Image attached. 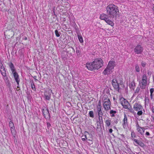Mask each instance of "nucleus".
<instances>
[{"instance_id": "f257e3e1", "label": "nucleus", "mask_w": 154, "mask_h": 154, "mask_svg": "<svg viewBox=\"0 0 154 154\" xmlns=\"http://www.w3.org/2000/svg\"><path fill=\"white\" fill-rule=\"evenodd\" d=\"M106 10L107 15L110 19H116V17L119 12L117 6L113 4H109L106 7Z\"/></svg>"}, {"instance_id": "f03ea898", "label": "nucleus", "mask_w": 154, "mask_h": 154, "mask_svg": "<svg viewBox=\"0 0 154 154\" xmlns=\"http://www.w3.org/2000/svg\"><path fill=\"white\" fill-rule=\"evenodd\" d=\"M103 62L102 59L97 58L95 59L91 63L86 64L87 68L89 70H92L94 69H98L103 66Z\"/></svg>"}, {"instance_id": "7ed1b4c3", "label": "nucleus", "mask_w": 154, "mask_h": 154, "mask_svg": "<svg viewBox=\"0 0 154 154\" xmlns=\"http://www.w3.org/2000/svg\"><path fill=\"white\" fill-rule=\"evenodd\" d=\"M122 83V80L118 77L112 80V84L114 88L116 91H119L120 85Z\"/></svg>"}, {"instance_id": "20e7f679", "label": "nucleus", "mask_w": 154, "mask_h": 154, "mask_svg": "<svg viewBox=\"0 0 154 154\" xmlns=\"http://www.w3.org/2000/svg\"><path fill=\"white\" fill-rule=\"evenodd\" d=\"M133 108L134 110L138 111L137 115L138 116H140L143 114L142 110L143 109V106L139 103H135L133 106Z\"/></svg>"}, {"instance_id": "39448f33", "label": "nucleus", "mask_w": 154, "mask_h": 154, "mask_svg": "<svg viewBox=\"0 0 154 154\" xmlns=\"http://www.w3.org/2000/svg\"><path fill=\"white\" fill-rule=\"evenodd\" d=\"M104 101L103 107L105 110H108L110 109V102L109 99L106 96H104L103 97Z\"/></svg>"}, {"instance_id": "423d86ee", "label": "nucleus", "mask_w": 154, "mask_h": 154, "mask_svg": "<svg viewBox=\"0 0 154 154\" xmlns=\"http://www.w3.org/2000/svg\"><path fill=\"white\" fill-rule=\"evenodd\" d=\"M147 76L146 75L144 74L142 77V80L139 82V85L141 89H145L146 85Z\"/></svg>"}, {"instance_id": "0eeeda50", "label": "nucleus", "mask_w": 154, "mask_h": 154, "mask_svg": "<svg viewBox=\"0 0 154 154\" xmlns=\"http://www.w3.org/2000/svg\"><path fill=\"white\" fill-rule=\"evenodd\" d=\"M120 100L122 106L125 109H129L130 104L128 101L123 97H121Z\"/></svg>"}, {"instance_id": "6e6552de", "label": "nucleus", "mask_w": 154, "mask_h": 154, "mask_svg": "<svg viewBox=\"0 0 154 154\" xmlns=\"http://www.w3.org/2000/svg\"><path fill=\"white\" fill-rule=\"evenodd\" d=\"M143 50V48L140 45H137L134 49V52L137 54H141Z\"/></svg>"}, {"instance_id": "1a4fd4ad", "label": "nucleus", "mask_w": 154, "mask_h": 154, "mask_svg": "<svg viewBox=\"0 0 154 154\" xmlns=\"http://www.w3.org/2000/svg\"><path fill=\"white\" fill-rule=\"evenodd\" d=\"M9 127L11 128V133L14 136H15V130L14 125V123L13 122L11 121L9 123Z\"/></svg>"}, {"instance_id": "9d476101", "label": "nucleus", "mask_w": 154, "mask_h": 154, "mask_svg": "<svg viewBox=\"0 0 154 154\" xmlns=\"http://www.w3.org/2000/svg\"><path fill=\"white\" fill-rule=\"evenodd\" d=\"M137 130L138 132H139L141 134L143 135L145 131V128L144 127H141L138 124L136 125Z\"/></svg>"}, {"instance_id": "9b49d317", "label": "nucleus", "mask_w": 154, "mask_h": 154, "mask_svg": "<svg viewBox=\"0 0 154 154\" xmlns=\"http://www.w3.org/2000/svg\"><path fill=\"white\" fill-rule=\"evenodd\" d=\"M15 80L17 82L18 85H19V83L20 81V79L19 77V75L17 72H14L13 73Z\"/></svg>"}, {"instance_id": "f8f14e48", "label": "nucleus", "mask_w": 154, "mask_h": 154, "mask_svg": "<svg viewBox=\"0 0 154 154\" xmlns=\"http://www.w3.org/2000/svg\"><path fill=\"white\" fill-rule=\"evenodd\" d=\"M112 71V70L110 68H109L107 67L105 68L104 69V71H103V74L108 75L110 74Z\"/></svg>"}, {"instance_id": "ddd939ff", "label": "nucleus", "mask_w": 154, "mask_h": 154, "mask_svg": "<svg viewBox=\"0 0 154 154\" xmlns=\"http://www.w3.org/2000/svg\"><path fill=\"white\" fill-rule=\"evenodd\" d=\"M97 112L98 113V115L99 116V118L100 119V118L102 119V116L103 115V113L101 109L102 108H97Z\"/></svg>"}, {"instance_id": "4468645a", "label": "nucleus", "mask_w": 154, "mask_h": 154, "mask_svg": "<svg viewBox=\"0 0 154 154\" xmlns=\"http://www.w3.org/2000/svg\"><path fill=\"white\" fill-rule=\"evenodd\" d=\"M115 66V62L113 61H109L107 67L110 68L112 70L113 69Z\"/></svg>"}, {"instance_id": "2eb2a0df", "label": "nucleus", "mask_w": 154, "mask_h": 154, "mask_svg": "<svg viewBox=\"0 0 154 154\" xmlns=\"http://www.w3.org/2000/svg\"><path fill=\"white\" fill-rule=\"evenodd\" d=\"M133 140L137 144L142 147H144L145 145L144 143L136 139H133Z\"/></svg>"}, {"instance_id": "dca6fc26", "label": "nucleus", "mask_w": 154, "mask_h": 154, "mask_svg": "<svg viewBox=\"0 0 154 154\" xmlns=\"http://www.w3.org/2000/svg\"><path fill=\"white\" fill-rule=\"evenodd\" d=\"M42 112L43 114L45 117L46 116L48 117V116H49V113L48 111V109H46V108L43 109Z\"/></svg>"}, {"instance_id": "f3484780", "label": "nucleus", "mask_w": 154, "mask_h": 154, "mask_svg": "<svg viewBox=\"0 0 154 154\" xmlns=\"http://www.w3.org/2000/svg\"><path fill=\"white\" fill-rule=\"evenodd\" d=\"M107 17V15L104 14H102L100 15V18L101 20H104L105 21L106 19H107L108 18Z\"/></svg>"}, {"instance_id": "a211bd4d", "label": "nucleus", "mask_w": 154, "mask_h": 154, "mask_svg": "<svg viewBox=\"0 0 154 154\" xmlns=\"http://www.w3.org/2000/svg\"><path fill=\"white\" fill-rule=\"evenodd\" d=\"M105 21L106 23L110 25L111 26H113L114 25V23L113 22L108 18L107 19H106Z\"/></svg>"}, {"instance_id": "6ab92c4d", "label": "nucleus", "mask_w": 154, "mask_h": 154, "mask_svg": "<svg viewBox=\"0 0 154 154\" xmlns=\"http://www.w3.org/2000/svg\"><path fill=\"white\" fill-rule=\"evenodd\" d=\"M10 68L12 71V73L16 72L14 67L13 64L12 63H11L9 65Z\"/></svg>"}, {"instance_id": "aec40b11", "label": "nucleus", "mask_w": 154, "mask_h": 154, "mask_svg": "<svg viewBox=\"0 0 154 154\" xmlns=\"http://www.w3.org/2000/svg\"><path fill=\"white\" fill-rule=\"evenodd\" d=\"M123 122V127H124L125 126H126L127 124V118L125 114H124V118Z\"/></svg>"}, {"instance_id": "412c9836", "label": "nucleus", "mask_w": 154, "mask_h": 154, "mask_svg": "<svg viewBox=\"0 0 154 154\" xmlns=\"http://www.w3.org/2000/svg\"><path fill=\"white\" fill-rule=\"evenodd\" d=\"M0 71L3 76H5L6 74V71L4 67L1 68L0 69Z\"/></svg>"}, {"instance_id": "4be33fe9", "label": "nucleus", "mask_w": 154, "mask_h": 154, "mask_svg": "<svg viewBox=\"0 0 154 154\" xmlns=\"http://www.w3.org/2000/svg\"><path fill=\"white\" fill-rule=\"evenodd\" d=\"M111 120L109 119L106 120L105 121V123L107 127H109L111 124Z\"/></svg>"}, {"instance_id": "5701e85b", "label": "nucleus", "mask_w": 154, "mask_h": 154, "mask_svg": "<svg viewBox=\"0 0 154 154\" xmlns=\"http://www.w3.org/2000/svg\"><path fill=\"white\" fill-rule=\"evenodd\" d=\"M130 88L133 90L135 88V83L134 82H131Z\"/></svg>"}, {"instance_id": "b1692460", "label": "nucleus", "mask_w": 154, "mask_h": 154, "mask_svg": "<svg viewBox=\"0 0 154 154\" xmlns=\"http://www.w3.org/2000/svg\"><path fill=\"white\" fill-rule=\"evenodd\" d=\"M51 94L47 95L46 93L45 94V98L47 100H49L51 97Z\"/></svg>"}, {"instance_id": "393cba45", "label": "nucleus", "mask_w": 154, "mask_h": 154, "mask_svg": "<svg viewBox=\"0 0 154 154\" xmlns=\"http://www.w3.org/2000/svg\"><path fill=\"white\" fill-rule=\"evenodd\" d=\"M78 39H79V42L81 43L83 42V38H82V36L81 35H78Z\"/></svg>"}, {"instance_id": "a878e982", "label": "nucleus", "mask_w": 154, "mask_h": 154, "mask_svg": "<svg viewBox=\"0 0 154 154\" xmlns=\"http://www.w3.org/2000/svg\"><path fill=\"white\" fill-rule=\"evenodd\" d=\"M90 116L91 118H94V112L92 111H90L89 113Z\"/></svg>"}, {"instance_id": "bb28decb", "label": "nucleus", "mask_w": 154, "mask_h": 154, "mask_svg": "<svg viewBox=\"0 0 154 154\" xmlns=\"http://www.w3.org/2000/svg\"><path fill=\"white\" fill-rule=\"evenodd\" d=\"M55 33L57 37H59L60 36V34H59L58 31L57 30H56L55 31Z\"/></svg>"}, {"instance_id": "cd10ccee", "label": "nucleus", "mask_w": 154, "mask_h": 154, "mask_svg": "<svg viewBox=\"0 0 154 154\" xmlns=\"http://www.w3.org/2000/svg\"><path fill=\"white\" fill-rule=\"evenodd\" d=\"M136 70L137 72H139L140 70V68L138 65H136L135 66Z\"/></svg>"}, {"instance_id": "c85d7f7f", "label": "nucleus", "mask_w": 154, "mask_h": 154, "mask_svg": "<svg viewBox=\"0 0 154 154\" xmlns=\"http://www.w3.org/2000/svg\"><path fill=\"white\" fill-rule=\"evenodd\" d=\"M31 87H32V88L33 90L34 91L36 89H35V85L34 84V83H33L32 84V83L31 84Z\"/></svg>"}, {"instance_id": "c756f323", "label": "nucleus", "mask_w": 154, "mask_h": 154, "mask_svg": "<svg viewBox=\"0 0 154 154\" xmlns=\"http://www.w3.org/2000/svg\"><path fill=\"white\" fill-rule=\"evenodd\" d=\"M102 108L101 106L100 101L99 100L98 102V105L97 106V108Z\"/></svg>"}, {"instance_id": "7c9ffc66", "label": "nucleus", "mask_w": 154, "mask_h": 154, "mask_svg": "<svg viewBox=\"0 0 154 154\" xmlns=\"http://www.w3.org/2000/svg\"><path fill=\"white\" fill-rule=\"evenodd\" d=\"M140 90V88H139L138 87H137L135 90V93H138L139 92Z\"/></svg>"}, {"instance_id": "2f4dec72", "label": "nucleus", "mask_w": 154, "mask_h": 154, "mask_svg": "<svg viewBox=\"0 0 154 154\" xmlns=\"http://www.w3.org/2000/svg\"><path fill=\"white\" fill-rule=\"evenodd\" d=\"M116 111H114L112 110H111L110 112V114H114L116 113Z\"/></svg>"}, {"instance_id": "473e14b6", "label": "nucleus", "mask_w": 154, "mask_h": 154, "mask_svg": "<svg viewBox=\"0 0 154 154\" xmlns=\"http://www.w3.org/2000/svg\"><path fill=\"white\" fill-rule=\"evenodd\" d=\"M3 76V78L5 80L8 81V78L6 74V75L5 76Z\"/></svg>"}, {"instance_id": "72a5a7b5", "label": "nucleus", "mask_w": 154, "mask_h": 154, "mask_svg": "<svg viewBox=\"0 0 154 154\" xmlns=\"http://www.w3.org/2000/svg\"><path fill=\"white\" fill-rule=\"evenodd\" d=\"M154 91V89L153 88H151L150 90V94H152L153 92Z\"/></svg>"}, {"instance_id": "f704fd0d", "label": "nucleus", "mask_w": 154, "mask_h": 154, "mask_svg": "<svg viewBox=\"0 0 154 154\" xmlns=\"http://www.w3.org/2000/svg\"><path fill=\"white\" fill-rule=\"evenodd\" d=\"M87 139V137L86 135H85V137L82 138V139L83 141H85Z\"/></svg>"}, {"instance_id": "c9c22d12", "label": "nucleus", "mask_w": 154, "mask_h": 154, "mask_svg": "<svg viewBox=\"0 0 154 154\" xmlns=\"http://www.w3.org/2000/svg\"><path fill=\"white\" fill-rule=\"evenodd\" d=\"M141 65L143 67H145L146 66V63L145 62H141Z\"/></svg>"}, {"instance_id": "e433bc0d", "label": "nucleus", "mask_w": 154, "mask_h": 154, "mask_svg": "<svg viewBox=\"0 0 154 154\" xmlns=\"http://www.w3.org/2000/svg\"><path fill=\"white\" fill-rule=\"evenodd\" d=\"M4 67L3 66L2 64L1 63V61L0 60V69H1V68H2Z\"/></svg>"}, {"instance_id": "4c0bfd02", "label": "nucleus", "mask_w": 154, "mask_h": 154, "mask_svg": "<svg viewBox=\"0 0 154 154\" xmlns=\"http://www.w3.org/2000/svg\"><path fill=\"white\" fill-rule=\"evenodd\" d=\"M128 109H129L131 112L132 113L134 112V111H133V109L131 107L130 108V109H129V108Z\"/></svg>"}, {"instance_id": "58836bf2", "label": "nucleus", "mask_w": 154, "mask_h": 154, "mask_svg": "<svg viewBox=\"0 0 154 154\" xmlns=\"http://www.w3.org/2000/svg\"><path fill=\"white\" fill-rule=\"evenodd\" d=\"M131 137L133 138L135 137V136L134 134H133V133H131Z\"/></svg>"}, {"instance_id": "ea45409f", "label": "nucleus", "mask_w": 154, "mask_h": 154, "mask_svg": "<svg viewBox=\"0 0 154 154\" xmlns=\"http://www.w3.org/2000/svg\"><path fill=\"white\" fill-rule=\"evenodd\" d=\"M109 132L110 133H111L112 132V129L111 128H110L109 129Z\"/></svg>"}, {"instance_id": "a19ab883", "label": "nucleus", "mask_w": 154, "mask_h": 154, "mask_svg": "<svg viewBox=\"0 0 154 154\" xmlns=\"http://www.w3.org/2000/svg\"><path fill=\"white\" fill-rule=\"evenodd\" d=\"M146 135L147 136H149L150 135V134L149 132H146Z\"/></svg>"}, {"instance_id": "79ce46f5", "label": "nucleus", "mask_w": 154, "mask_h": 154, "mask_svg": "<svg viewBox=\"0 0 154 154\" xmlns=\"http://www.w3.org/2000/svg\"><path fill=\"white\" fill-rule=\"evenodd\" d=\"M23 39L25 40H26L27 39V38L26 37H25Z\"/></svg>"}, {"instance_id": "37998d69", "label": "nucleus", "mask_w": 154, "mask_h": 154, "mask_svg": "<svg viewBox=\"0 0 154 154\" xmlns=\"http://www.w3.org/2000/svg\"><path fill=\"white\" fill-rule=\"evenodd\" d=\"M150 97H151V99H152V94L151 93V94H150Z\"/></svg>"}, {"instance_id": "c03bdc74", "label": "nucleus", "mask_w": 154, "mask_h": 154, "mask_svg": "<svg viewBox=\"0 0 154 154\" xmlns=\"http://www.w3.org/2000/svg\"><path fill=\"white\" fill-rule=\"evenodd\" d=\"M152 112L154 113V108H152Z\"/></svg>"}, {"instance_id": "a18cd8bd", "label": "nucleus", "mask_w": 154, "mask_h": 154, "mask_svg": "<svg viewBox=\"0 0 154 154\" xmlns=\"http://www.w3.org/2000/svg\"><path fill=\"white\" fill-rule=\"evenodd\" d=\"M112 114V115H111V116H112V117H114V116H115V115H114V114Z\"/></svg>"}, {"instance_id": "49530a36", "label": "nucleus", "mask_w": 154, "mask_h": 154, "mask_svg": "<svg viewBox=\"0 0 154 154\" xmlns=\"http://www.w3.org/2000/svg\"><path fill=\"white\" fill-rule=\"evenodd\" d=\"M86 133H88V132H85L84 133V134H86Z\"/></svg>"}, {"instance_id": "de8ad7c7", "label": "nucleus", "mask_w": 154, "mask_h": 154, "mask_svg": "<svg viewBox=\"0 0 154 154\" xmlns=\"http://www.w3.org/2000/svg\"><path fill=\"white\" fill-rule=\"evenodd\" d=\"M153 81H154V77H153Z\"/></svg>"}, {"instance_id": "09e8293b", "label": "nucleus", "mask_w": 154, "mask_h": 154, "mask_svg": "<svg viewBox=\"0 0 154 154\" xmlns=\"http://www.w3.org/2000/svg\"><path fill=\"white\" fill-rule=\"evenodd\" d=\"M154 1V0H153Z\"/></svg>"}]
</instances>
